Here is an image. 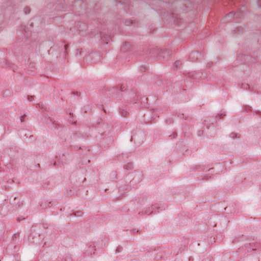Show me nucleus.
<instances>
[{
  "label": "nucleus",
  "instance_id": "nucleus-1",
  "mask_svg": "<svg viewBox=\"0 0 261 261\" xmlns=\"http://www.w3.org/2000/svg\"><path fill=\"white\" fill-rule=\"evenodd\" d=\"M28 99L29 100L32 101L34 99V96H29L28 97Z\"/></svg>",
  "mask_w": 261,
  "mask_h": 261
}]
</instances>
